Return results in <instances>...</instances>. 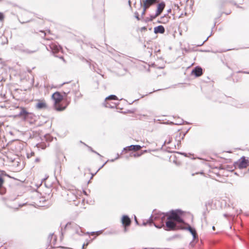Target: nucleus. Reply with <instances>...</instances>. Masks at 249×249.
Listing matches in <instances>:
<instances>
[{"label": "nucleus", "mask_w": 249, "mask_h": 249, "mask_svg": "<svg viewBox=\"0 0 249 249\" xmlns=\"http://www.w3.org/2000/svg\"><path fill=\"white\" fill-rule=\"evenodd\" d=\"M117 99H118L117 97L114 95H110V96H108L107 97L106 99V100H116Z\"/></svg>", "instance_id": "nucleus-17"}, {"label": "nucleus", "mask_w": 249, "mask_h": 249, "mask_svg": "<svg viewBox=\"0 0 249 249\" xmlns=\"http://www.w3.org/2000/svg\"><path fill=\"white\" fill-rule=\"evenodd\" d=\"M187 229L192 234L194 238L196 239L197 236L196 230L190 226H189Z\"/></svg>", "instance_id": "nucleus-16"}, {"label": "nucleus", "mask_w": 249, "mask_h": 249, "mask_svg": "<svg viewBox=\"0 0 249 249\" xmlns=\"http://www.w3.org/2000/svg\"><path fill=\"white\" fill-rule=\"evenodd\" d=\"M147 30V28L145 27H143L139 29V31L141 32V33H142L143 32H145Z\"/></svg>", "instance_id": "nucleus-19"}, {"label": "nucleus", "mask_w": 249, "mask_h": 249, "mask_svg": "<svg viewBox=\"0 0 249 249\" xmlns=\"http://www.w3.org/2000/svg\"><path fill=\"white\" fill-rule=\"evenodd\" d=\"M60 59H61L64 62H65V59L63 56H61L59 57Z\"/></svg>", "instance_id": "nucleus-22"}, {"label": "nucleus", "mask_w": 249, "mask_h": 249, "mask_svg": "<svg viewBox=\"0 0 249 249\" xmlns=\"http://www.w3.org/2000/svg\"><path fill=\"white\" fill-rule=\"evenodd\" d=\"M3 17H0V20H3Z\"/></svg>", "instance_id": "nucleus-24"}, {"label": "nucleus", "mask_w": 249, "mask_h": 249, "mask_svg": "<svg viewBox=\"0 0 249 249\" xmlns=\"http://www.w3.org/2000/svg\"><path fill=\"white\" fill-rule=\"evenodd\" d=\"M50 49L52 50V51L53 53L55 54L58 53L61 49V48L59 46H58L56 44L54 43H52L50 45Z\"/></svg>", "instance_id": "nucleus-11"}, {"label": "nucleus", "mask_w": 249, "mask_h": 249, "mask_svg": "<svg viewBox=\"0 0 249 249\" xmlns=\"http://www.w3.org/2000/svg\"><path fill=\"white\" fill-rule=\"evenodd\" d=\"M180 211H172L165 214L167 220L165 222L166 231H174L177 229V223H183L184 221L181 217Z\"/></svg>", "instance_id": "nucleus-1"}, {"label": "nucleus", "mask_w": 249, "mask_h": 249, "mask_svg": "<svg viewBox=\"0 0 249 249\" xmlns=\"http://www.w3.org/2000/svg\"><path fill=\"white\" fill-rule=\"evenodd\" d=\"M235 166L240 169L246 168L249 166V159L242 157L235 163Z\"/></svg>", "instance_id": "nucleus-5"}, {"label": "nucleus", "mask_w": 249, "mask_h": 249, "mask_svg": "<svg viewBox=\"0 0 249 249\" xmlns=\"http://www.w3.org/2000/svg\"><path fill=\"white\" fill-rule=\"evenodd\" d=\"M40 32L43 33L44 34V36L46 35V33L44 32V31H41Z\"/></svg>", "instance_id": "nucleus-26"}, {"label": "nucleus", "mask_w": 249, "mask_h": 249, "mask_svg": "<svg viewBox=\"0 0 249 249\" xmlns=\"http://www.w3.org/2000/svg\"><path fill=\"white\" fill-rule=\"evenodd\" d=\"M136 17H137V18H138V20L140 19L138 16H137Z\"/></svg>", "instance_id": "nucleus-28"}, {"label": "nucleus", "mask_w": 249, "mask_h": 249, "mask_svg": "<svg viewBox=\"0 0 249 249\" xmlns=\"http://www.w3.org/2000/svg\"><path fill=\"white\" fill-rule=\"evenodd\" d=\"M164 31H165L164 28L161 25H160V26H158L154 28V33L155 34H158V33L163 34L164 32Z\"/></svg>", "instance_id": "nucleus-14"}, {"label": "nucleus", "mask_w": 249, "mask_h": 249, "mask_svg": "<svg viewBox=\"0 0 249 249\" xmlns=\"http://www.w3.org/2000/svg\"><path fill=\"white\" fill-rule=\"evenodd\" d=\"M192 73L194 74L196 77L200 76L203 74L202 69L199 67H196L192 71Z\"/></svg>", "instance_id": "nucleus-12"}, {"label": "nucleus", "mask_w": 249, "mask_h": 249, "mask_svg": "<svg viewBox=\"0 0 249 249\" xmlns=\"http://www.w3.org/2000/svg\"><path fill=\"white\" fill-rule=\"evenodd\" d=\"M159 0H143V8L144 11L149 8L150 6L157 2H159Z\"/></svg>", "instance_id": "nucleus-7"}, {"label": "nucleus", "mask_w": 249, "mask_h": 249, "mask_svg": "<svg viewBox=\"0 0 249 249\" xmlns=\"http://www.w3.org/2000/svg\"><path fill=\"white\" fill-rule=\"evenodd\" d=\"M212 229H213V231H215V227H214V226H213V228H212Z\"/></svg>", "instance_id": "nucleus-25"}, {"label": "nucleus", "mask_w": 249, "mask_h": 249, "mask_svg": "<svg viewBox=\"0 0 249 249\" xmlns=\"http://www.w3.org/2000/svg\"><path fill=\"white\" fill-rule=\"evenodd\" d=\"M211 167L212 172L213 173H214V174H215L217 176H220L219 173L217 172L216 171L218 169L220 170V169H223L221 165H220L219 167H215V166H213V165H211Z\"/></svg>", "instance_id": "nucleus-15"}, {"label": "nucleus", "mask_w": 249, "mask_h": 249, "mask_svg": "<svg viewBox=\"0 0 249 249\" xmlns=\"http://www.w3.org/2000/svg\"><path fill=\"white\" fill-rule=\"evenodd\" d=\"M52 99L54 100V107L57 111L65 110L68 104L63 100L64 97L60 92L56 91L53 94Z\"/></svg>", "instance_id": "nucleus-2"}, {"label": "nucleus", "mask_w": 249, "mask_h": 249, "mask_svg": "<svg viewBox=\"0 0 249 249\" xmlns=\"http://www.w3.org/2000/svg\"><path fill=\"white\" fill-rule=\"evenodd\" d=\"M64 231L71 236H75L81 234L82 230L81 227L77 224L73 222H70L65 226Z\"/></svg>", "instance_id": "nucleus-3"}, {"label": "nucleus", "mask_w": 249, "mask_h": 249, "mask_svg": "<svg viewBox=\"0 0 249 249\" xmlns=\"http://www.w3.org/2000/svg\"><path fill=\"white\" fill-rule=\"evenodd\" d=\"M37 103L36 107L38 109H46L48 108V104L44 99H38L36 100Z\"/></svg>", "instance_id": "nucleus-6"}, {"label": "nucleus", "mask_w": 249, "mask_h": 249, "mask_svg": "<svg viewBox=\"0 0 249 249\" xmlns=\"http://www.w3.org/2000/svg\"><path fill=\"white\" fill-rule=\"evenodd\" d=\"M131 220L127 215H124L122 218V223L124 227L125 231L127 227L129 226L131 224Z\"/></svg>", "instance_id": "nucleus-9"}, {"label": "nucleus", "mask_w": 249, "mask_h": 249, "mask_svg": "<svg viewBox=\"0 0 249 249\" xmlns=\"http://www.w3.org/2000/svg\"><path fill=\"white\" fill-rule=\"evenodd\" d=\"M84 247H85V244H83V246H82V249H84Z\"/></svg>", "instance_id": "nucleus-27"}, {"label": "nucleus", "mask_w": 249, "mask_h": 249, "mask_svg": "<svg viewBox=\"0 0 249 249\" xmlns=\"http://www.w3.org/2000/svg\"><path fill=\"white\" fill-rule=\"evenodd\" d=\"M171 142V140L170 138H169V140H166L165 141V143L169 144V143H170Z\"/></svg>", "instance_id": "nucleus-21"}, {"label": "nucleus", "mask_w": 249, "mask_h": 249, "mask_svg": "<svg viewBox=\"0 0 249 249\" xmlns=\"http://www.w3.org/2000/svg\"><path fill=\"white\" fill-rule=\"evenodd\" d=\"M19 21L21 23H25V21H22V20H20V19H19Z\"/></svg>", "instance_id": "nucleus-23"}, {"label": "nucleus", "mask_w": 249, "mask_h": 249, "mask_svg": "<svg viewBox=\"0 0 249 249\" xmlns=\"http://www.w3.org/2000/svg\"><path fill=\"white\" fill-rule=\"evenodd\" d=\"M197 174H201V175H204V173L203 172H197V173H193L192 174V176H194L195 175H197Z\"/></svg>", "instance_id": "nucleus-20"}, {"label": "nucleus", "mask_w": 249, "mask_h": 249, "mask_svg": "<svg viewBox=\"0 0 249 249\" xmlns=\"http://www.w3.org/2000/svg\"><path fill=\"white\" fill-rule=\"evenodd\" d=\"M142 148V146L139 145H131L124 148V150L126 151H134L137 152Z\"/></svg>", "instance_id": "nucleus-8"}, {"label": "nucleus", "mask_w": 249, "mask_h": 249, "mask_svg": "<svg viewBox=\"0 0 249 249\" xmlns=\"http://www.w3.org/2000/svg\"><path fill=\"white\" fill-rule=\"evenodd\" d=\"M83 194L86 195V193L85 191H81L79 190H72L68 191L65 199L70 203L75 202L76 200L80 199Z\"/></svg>", "instance_id": "nucleus-4"}, {"label": "nucleus", "mask_w": 249, "mask_h": 249, "mask_svg": "<svg viewBox=\"0 0 249 249\" xmlns=\"http://www.w3.org/2000/svg\"><path fill=\"white\" fill-rule=\"evenodd\" d=\"M19 108L20 109L21 111L19 113V115L21 117L26 118L29 114V112H27V111L24 107H20Z\"/></svg>", "instance_id": "nucleus-13"}, {"label": "nucleus", "mask_w": 249, "mask_h": 249, "mask_svg": "<svg viewBox=\"0 0 249 249\" xmlns=\"http://www.w3.org/2000/svg\"><path fill=\"white\" fill-rule=\"evenodd\" d=\"M165 4L164 2H161L157 5V9L156 11L155 16H159L160 15L164 9Z\"/></svg>", "instance_id": "nucleus-10"}, {"label": "nucleus", "mask_w": 249, "mask_h": 249, "mask_svg": "<svg viewBox=\"0 0 249 249\" xmlns=\"http://www.w3.org/2000/svg\"><path fill=\"white\" fill-rule=\"evenodd\" d=\"M0 16H2V15L0 14Z\"/></svg>", "instance_id": "nucleus-29"}, {"label": "nucleus", "mask_w": 249, "mask_h": 249, "mask_svg": "<svg viewBox=\"0 0 249 249\" xmlns=\"http://www.w3.org/2000/svg\"><path fill=\"white\" fill-rule=\"evenodd\" d=\"M142 154V153H137L133 154V155H131V156L133 157L134 158H138V157L141 156Z\"/></svg>", "instance_id": "nucleus-18"}]
</instances>
